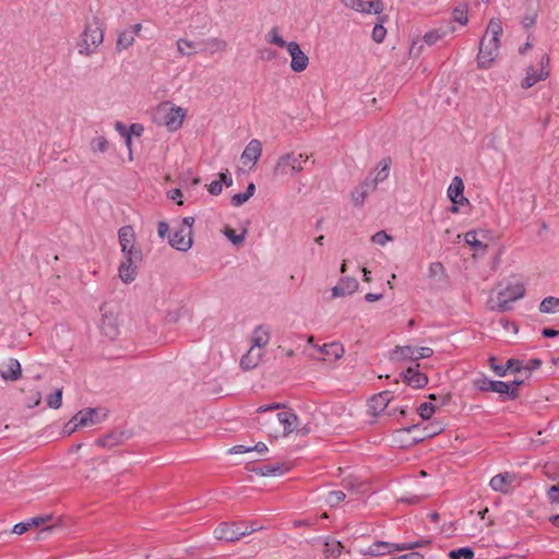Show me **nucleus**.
<instances>
[{"label":"nucleus","mask_w":559,"mask_h":559,"mask_svg":"<svg viewBox=\"0 0 559 559\" xmlns=\"http://www.w3.org/2000/svg\"><path fill=\"white\" fill-rule=\"evenodd\" d=\"M418 414L424 419H430L432 415L436 413V406L432 403L424 402L418 407Z\"/></svg>","instance_id":"nucleus-42"},{"label":"nucleus","mask_w":559,"mask_h":559,"mask_svg":"<svg viewBox=\"0 0 559 559\" xmlns=\"http://www.w3.org/2000/svg\"><path fill=\"white\" fill-rule=\"evenodd\" d=\"M186 110L171 103H163L157 106L154 112V121L167 128L168 131H177L182 127Z\"/></svg>","instance_id":"nucleus-4"},{"label":"nucleus","mask_w":559,"mask_h":559,"mask_svg":"<svg viewBox=\"0 0 559 559\" xmlns=\"http://www.w3.org/2000/svg\"><path fill=\"white\" fill-rule=\"evenodd\" d=\"M346 498V495L342 490H332L326 496V502L331 506H337Z\"/></svg>","instance_id":"nucleus-44"},{"label":"nucleus","mask_w":559,"mask_h":559,"mask_svg":"<svg viewBox=\"0 0 559 559\" xmlns=\"http://www.w3.org/2000/svg\"><path fill=\"white\" fill-rule=\"evenodd\" d=\"M90 145L93 152L105 153L109 147V142L104 135H99L92 139Z\"/></svg>","instance_id":"nucleus-40"},{"label":"nucleus","mask_w":559,"mask_h":559,"mask_svg":"<svg viewBox=\"0 0 559 559\" xmlns=\"http://www.w3.org/2000/svg\"><path fill=\"white\" fill-rule=\"evenodd\" d=\"M455 31L454 27H448V28H444V27H440V28H435V29H431L429 32H427L424 36H423V40L429 45V46H432L435 44H437L439 40H441L442 38H444L449 33H453Z\"/></svg>","instance_id":"nucleus-30"},{"label":"nucleus","mask_w":559,"mask_h":559,"mask_svg":"<svg viewBox=\"0 0 559 559\" xmlns=\"http://www.w3.org/2000/svg\"><path fill=\"white\" fill-rule=\"evenodd\" d=\"M203 45V51L210 56H213L215 53H223L228 49L227 41L218 37H210L206 40H204Z\"/></svg>","instance_id":"nucleus-29"},{"label":"nucleus","mask_w":559,"mask_h":559,"mask_svg":"<svg viewBox=\"0 0 559 559\" xmlns=\"http://www.w3.org/2000/svg\"><path fill=\"white\" fill-rule=\"evenodd\" d=\"M524 295L525 287L522 283L510 284L498 293L497 302L490 305V309L499 312L508 311L510 302L521 299Z\"/></svg>","instance_id":"nucleus-9"},{"label":"nucleus","mask_w":559,"mask_h":559,"mask_svg":"<svg viewBox=\"0 0 559 559\" xmlns=\"http://www.w3.org/2000/svg\"><path fill=\"white\" fill-rule=\"evenodd\" d=\"M495 361H496V358L491 357L490 358V367H491V369L493 370V372L497 376L504 377L507 371H508V368H506V366L497 365Z\"/></svg>","instance_id":"nucleus-54"},{"label":"nucleus","mask_w":559,"mask_h":559,"mask_svg":"<svg viewBox=\"0 0 559 559\" xmlns=\"http://www.w3.org/2000/svg\"><path fill=\"white\" fill-rule=\"evenodd\" d=\"M549 62L550 58L547 53L540 57L538 66H528L526 68L525 76L521 82L522 88H530L540 81H545L549 78Z\"/></svg>","instance_id":"nucleus-8"},{"label":"nucleus","mask_w":559,"mask_h":559,"mask_svg":"<svg viewBox=\"0 0 559 559\" xmlns=\"http://www.w3.org/2000/svg\"><path fill=\"white\" fill-rule=\"evenodd\" d=\"M169 231V226L166 222H159L158 224V235L164 238Z\"/></svg>","instance_id":"nucleus-63"},{"label":"nucleus","mask_w":559,"mask_h":559,"mask_svg":"<svg viewBox=\"0 0 559 559\" xmlns=\"http://www.w3.org/2000/svg\"><path fill=\"white\" fill-rule=\"evenodd\" d=\"M392 400V392L390 391H383L378 394H374L369 401H368V408L369 412L377 416L380 413H382L389 405L390 401Z\"/></svg>","instance_id":"nucleus-26"},{"label":"nucleus","mask_w":559,"mask_h":559,"mask_svg":"<svg viewBox=\"0 0 559 559\" xmlns=\"http://www.w3.org/2000/svg\"><path fill=\"white\" fill-rule=\"evenodd\" d=\"M345 295H346V293H345L343 286H341L340 283L332 288V296L334 298L342 297V296H345Z\"/></svg>","instance_id":"nucleus-64"},{"label":"nucleus","mask_w":559,"mask_h":559,"mask_svg":"<svg viewBox=\"0 0 559 559\" xmlns=\"http://www.w3.org/2000/svg\"><path fill=\"white\" fill-rule=\"evenodd\" d=\"M515 480L516 475L514 473L504 472L493 476L489 481V486L495 491L508 493L511 491Z\"/></svg>","instance_id":"nucleus-18"},{"label":"nucleus","mask_w":559,"mask_h":559,"mask_svg":"<svg viewBox=\"0 0 559 559\" xmlns=\"http://www.w3.org/2000/svg\"><path fill=\"white\" fill-rule=\"evenodd\" d=\"M49 407L58 409L62 404V390L58 389L53 394L47 396Z\"/></svg>","instance_id":"nucleus-45"},{"label":"nucleus","mask_w":559,"mask_h":559,"mask_svg":"<svg viewBox=\"0 0 559 559\" xmlns=\"http://www.w3.org/2000/svg\"><path fill=\"white\" fill-rule=\"evenodd\" d=\"M433 355L430 347H413V346H396L393 350L391 358L394 360H412L417 361L421 358H429Z\"/></svg>","instance_id":"nucleus-10"},{"label":"nucleus","mask_w":559,"mask_h":559,"mask_svg":"<svg viewBox=\"0 0 559 559\" xmlns=\"http://www.w3.org/2000/svg\"><path fill=\"white\" fill-rule=\"evenodd\" d=\"M390 167V158H383L379 162L377 168L374 169V177H371V181L374 182L376 188L380 182H383L389 177Z\"/></svg>","instance_id":"nucleus-31"},{"label":"nucleus","mask_w":559,"mask_h":559,"mask_svg":"<svg viewBox=\"0 0 559 559\" xmlns=\"http://www.w3.org/2000/svg\"><path fill=\"white\" fill-rule=\"evenodd\" d=\"M266 41L280 48L288 47V43L283 38L278 26L271 27L266 34Z\"/></svg>","instance_id":"nucleus-34"},{"label":"nucleus","mask_w":559,"mask_h":559,"mask_svg":"<svg viewBox=\"0 0 559 559\" xmlns=\"http://www.w3.org/2000/svg\"><path fill=\"white\" fill-rule=\"evenodd\" d=\"M464 241L471 246L474 250L485 252L487 250V245L483 241L478 240L477 231L469 230L464 235Z\"/></svg>","instance_id":"nucleus-35"},{"label":"nucleus","mask_w":559,"mask_h":559,"mask_svg":"<svg viewBox=\"0 0 559 559\" xmlns=\"http://www.w3.org/2000/svg\"><path fill=\"white\" fill-rule=\"evenodd\" d=\"M51 520V516L50 515H46V516H35V518H32L27 521H25V526H27V531L33 528V527H38L43 524H46L48 523L49 521Z\"/></svg>","instance_id":"nucleus-48"},{"label":"nucleus","mask_w":559,"mask_h":559,"mask_svg":"<svg viewBox=\"0 0 559 559\" xmlns=\"http://www.w3.org/2000/svg\"><path fill=\"white\" fill-rule=\"evenodd\" d=\"M115 129L122 135L126 138V143L128 146L131 145V135L129 133V131L127 130L126 126L120 122V121H117L116 124H115Z\"/></svg>","instance_id":"nucleus-52"},{"label":"nucleus","mask_w":559,"mask_h":559,"mask_svg":"<svg viewBox=\"0 0 559 559\" xmlns=\"http://www.w3.org/2000/svg\"><path fill=\"white\" fill-rule=\"evenodd\" d=\"M392 240V236L384 230L378 231L371 237V241L378 246H385L388 242Z\"/></svg>","instance_id":"nucleus-46"},{"label":"nucleus","mask_w":559,"mask_h":559,"mask_svg":"<svg viewBox=\"0 0 559 559\" xmlns=\"http://www.w3.org/2000/svg\"><path fill=\"white\" fill-rule=\"evenodd\" d=\"M177 51L182 57H191L197 53L198 44L187 38H179L176 43Z\"/></svg>","instance_id":"nucleus-33"},{"label":"nucleus","mask_w":559,"mask_h":559,"mask_svg":"<svg viewBox=\"0 0 559 559\" xmlns=\"http://www.w3.org/2000/svg\"><path fill=\"white\" fill-rule=\"evenodd\" d=\"M502 24L497 19H491L487 29L479 43L477 55V66L481 69H488L497 58L500 48V36L502 35Z\"/></svg>","instance_id":"nucleus-2"},{"label":"nucleus","mask_w":559,"mask_h":559,"mask_svg":"<svg viewBox=\"0 0 559 559\" xmlns=\"http://www.w3.org/2000/svg\"><path fill=\"white\" fill-rule=\"evenodd\" d=\"M464 182L460 177H454L451 185L448 188V197L453 203L451 211L456 213L459 211L457 205H464L468 203V200L464 197Z\"/></svg>","instance_id":"nucleus-17"},{"label":"nucleus","mask_w":559,"mask_h":559,"mask_svg":"<svg viewBox=\"0 0 559 559\" xmlns=\"http://www.w3.org/2000/svg\"><path fill=\"white\" fill-rule=\"evenodd\" d=\"M135 41V37L133 36V32H129L128 28L121 31L118 34L117 40H116V50L117 51H123L130 48Z\"/></svg>","instance_id":"nucleus-32"},{"label":"nucleus","mask_w":559,"mask_h":559,"mask_svg":"<svg viewBox=\"0 0 559 559\" xmlns=\"http://www.w3.org/2000/svg\"><path fill=\"white\" fill-rule=\"evenodd\" d=\"M396 550L399 551V544L378 540L372 543L367 548L361 549L360 554L370 557H381Z\"/></svg>","instance_id":"nucleus-21"},{"label":"nucleus","mask_w":559,"mask_h":559,"mask_svg":"<svg viewBox=\"0 0 559 559\" xmlns=\"http://www.w3.org/2000/svg\"><path fill=\"white\" fill-rule=\"evenodd\" d=\"M449 557L451 559H472L474 557V551L469 547H463L451 550Z\"/></svg>","instance_id":"nucleus-41"},{"label":"nucleus","mask_w":559,"mask_h":559,"mask_svg":"<svg viewBox=\"0 0 559 559\" xmlns=\"http://www.w3.org/2000/svg\"><path fill=\"white\" fill-rule=\"evenodd\" d=\"M143 132H144V127L142 124H140V123H132L130 126V131H129L130 135L134 134L136 136H141Z\"/></svg>","instance_id":"nucleus-60"},{"label":"nucleus","mask_w":559,"mask_h":559,"mask_svg":"<svg viewBox=\"0 0 559 559\" xmlns=\"http://www.w3.org/2000/svg\"><path fill=\"white\" fill-rule=\"evenodd\" d=\"M429 543L430 542L427 540V539H419V540L414 542V543L399 544V551L413 550L415 548H420V547L427 546Z\"/></svg>","instance_id":"nucleus-50"},{"label":"nucleus","mask_w":559,"mask_h":559,"mask_svg":"<svg viewBox=\"0 0 559 559\" xmlns=\"http://www.w3.org/2000/svg\"><path fill=\"white\" fill-rule=\"evenodd\" d=\"M224 234L234 245L242 243L246 237V230L241 234H236V231L233 228L228 227L225 228Z\"/></svg>","instance_id":"nucleus-47"},{"label":"nucleus","mask_w":559,"mask_h":559,"mask_svg":"<svg viewBox=\"0 0 559 559\" xmlns=\"http://www.w3.org/2000/svg\"><path fill=\"white\" fill-rule=\"evenodd\" d=\"M539 311L543 313H557L559 312V298L546 297L539 305Z\"/></svg>","instance_id":"nucleus-36"},{"label":"nucleus","mask_w":559,"mask_h":559,"mask_svg":"<svg viewBox=\"0 0 559 559\" xmlns=\"http://www.w3.org/2000/svg\"><path fill=\"white\" fill-rule=\"evenodd\" d=\"M418 364L408 367L404 373V381L414 389H421L428 383V378L418 371Z\"/></svg>","instance_id":"nucleus-27"},{"label":"nucleus","mask_w":559,"mask_h":559,"mask_svg":"<svg viewBox=\"0 0 559 559\" xmlns=\"http://www.w3.org/2000/svg\"><path fill=\"white\" fill-rule=\"evenodd\" d=\"M142 260V252L123 254V261L119 266V277L123 283H131L136 275V264Z\"/></svg>","instance_id":"nucleus-12"},{"label":"nucleus","mask_w":559,"mask_h":559,"mask_svg":"<svg viewBox=\"0 0 559 559\" xmlns=\"http://www.w3.org/2000/svg\"><path fill=\"white\" fill-rule=\"evenodd\" d=\"M343 546L340 542H326L324 545V554L326 557L337 558L342 554Z\"/></svg>","instance_id":"nucleus-38"},{"label":"nucleus","mask_w":559,"mask_h":559,"mask_svg":"<svg viewBox=\"0 0 559 559\" xmlns=\"http://www.w3.org/2000/svg\"><path fill=\"white\" fill-rule=\"evenodd\" d=\"M168 198L173 201H176L178 205H182L183 202L181 200L182 193L180 189H174L168 192Z\"/></svg>","instance_id":"nucleus-58"},{"label":"nucleus","mask_w":559,"mask_h":559,"mask_svg":"<svg viewBox=\"0 0 559 559\" xmlns=\"http://www.w3.org/2000/svg\"><path fill=\"white\" fill-rule=\"evenodd\" d=\"M271 340V329L267 325L261 324L253 329L250 335V343L252 347L265 350V347Z\"/></svg>","instance_id":"nucleus-24"},{"label":"nucleus","mask_w":559,"mask_h":559,"mask_svg":"<svg viewBox=\"0 0 559 559\" xmlns=\"http://www.w3.org/2000/svg\"><path fill=\"white\" fill-rule=\"evenodd\" d=\"M280 408L281 405L278 403H273L270 405L260 406L257 409V412L260 414L270 412L266 417L259 421L264 431L270 437H287L293 432H297L302 436L309 433L310 429L307 426L300 427L299 418L292 409H284L278 413H274V411Z\"/></svg>","instance_id":"nucleus-1"},{"label":"nucleus","mask_w":559,"mask_h":559,"mask_svg":"<svg viewBox=\"0 0 559 559\" xmlns=\"http://www.w3.org/2000/svg\"><path fill=\"white\" fill-rule=\"evenodd\" d=\"M478 388L481 391H491L500 394H509L511 385L503 381L483 379L478 381Z\"/></svg>","instance_id":"nucleus-28"},{"label":"nucleus","mask_w":559,"mask_h":559,"mask_svg":"<svg viewBox=\"0 0 559 559\" xmlns=\"http://www.w3.org/2000/svg\"><path fill=\"white\" fill-rule=\"evenodd\" d=\"M207 190L211 194L218 195L222 193L223 185L221 181L214 180L207 186Z\"/></svg>","instance_id":"nucleus-56"},{"label":"nucleus","mask_w":559,"mask_h":559,"mask_svg":"<svg viewBox=\"0 0 559 559\" xmlns=\"http://www.w3.org/2000/svg\"><path fill=\"white\" fill-rule=\"evenodd\" d=\"M118 238L123 254L141 252L134 247L135 234L131 226H122L118 231Z\"/></svg>","instance_id":"nucleus-19"},{"label":"nucleus","mask_w":559,"mask_h":559,"mask_svg":"<svg viewBox=\"0 0 559 559\" xmlns=\"http://www.w3.org/2000/svg\"><path fill=\"white\" fill-rule=\"evenodd\" d=\"M51 520V516L50 515H46V516H35V518H32L27 521H25V526H27V531L33 528V527H38L43 524H46L48 523L49 521Z\"/></svg>","instance_id":"nucleus-49"},{"label":"nucleus","mask_w":559,"mask_h":559,"mask_svg":"<svg viewBox=\"0 0 559 559\" xmlns=\"http://www.w3.org/2000/svg\"><path fill=\"white\" fill-rule=\"evenodd\" d=\"M308 347L311 352H307V356L311 359L322 360L328 364H333L344 356L345 349L338 342L325 343L318 345L314 343L313 336L308 338Z\"/></svg>","instance_id":"nucleus-5"},{"label":"nucleus","mask_w":559,"mask_h":559,"mask_svg":"<svg viewBox=\"0 0 559 559\" xmlns=\"http://www.w3.org/2000/svg\"><path fill=\"white\" fill-rule=\"evenodd\" d=\"M341 2L350 10L361 14L379 15L384 10L382 0H341Z\"/></svg>","instance_id":"nucleus-11"},{"label":"nucleus","mask_w":559,"mask_h":559,"mask_svg":"<svg viewBox=\"0 0 559 559\" xmlns=\"http://www.w3.org/2000/svg\"><path fill=\"white\" fill-rule=\"evenodd\" d=\"M265 350L250 346L248 352L240 358V367L243 370H252L260 365Z\"/></svg>","instance_id":"nucleus-25"},{"label":"nucleus","mask_w":559,"mask_h":559,"mask_svg":"<svg viewBox=\"0 0 559 559\" xmlns=\"http://www.w3.org/2000/svg\"><path fill=\"white\" fill-rule=\"evenodd\" d=\"M252 449L250 447H245V445H235L233 447L229 452L230 453H234V454H242V453H248V452H251Z\"/></svg>","instance_id":"nucleus-61"},{"label":"nucleus","mask_w":559,"mask_h":559,"mask_svg":"<svg viewBox=\"0 0 559 559\" xmlns=\"http://www.w3.org/2000/svg\"><path fill=\"white\" fill-rule=\"evenodd\" d=\"M386 35V29L382 24H376L372 29V38L377 43H382Z\"/></svg>","instance_id":"nucleus-51"},{"label":"nucleus","mask_w":559,"mask_h":559,"mask_svg":"<svg viewBox=\"0 0 559 559\" xmlns=\"http://www.w3.org/2000/svg\"><path fill=\"white\" fill-rule=\"evenodd\" d=\"M468 7L467 4H460L455 7L452 11V20L460 23L461 25H466L468 23Z\"/></svg>","instance_id":"nucleus-37"},{"label":"nucleus","mask_w":559,"mask_h":559,"mask_svg":"<svg viewBox=\"0 0 559 559\" xmlns=\"http://www.w3.org/2000/svg\"><path fill=\"white\" fill-rule=\"evenodd\" d=\"M548 498L551 502H559V484L549 488Z\"/></svg>","instance_id":"nucleus-57"},{"label":"nucleus","mask_w":559,"mask_h":559,"mask_svg":"<svg viewBox=\"0 0 559 559\" xmlns=\"http://www.w3.org/2000/svg\"><path fill=\"white\" fill-rule=\"evenodd\" d=\"M261 527L257 523H221L214 531V535L219 540L237 542L241 537L247 536Z\"/></svg>","instance_id":"nucleus-7"},{"label":"nucleus","mask_w":559,"mask_h":559,"mask_svg":"<svg viewBox=\"0 0 559 559\" xmlns=\"http://www.w3.org/2000/svg\"><path fill=\"white\" fill-rule=\"evenodd\" d=\"M262 154V143L258 139L251 140L245 147L241 154V160L243 165H250L253 167Z\"/></svg>","instance_id":"nucleus-23"},{"label":"nucleus","mask_w":559,"mask_h":559,"mask_svg":"<svg viewBox=\"0 0 559 559\" xmlns=\"http://www.w3.org/2000/svg\"><path fill=\"white\" fill-rule=\"evenodd\" d=\"M276 473H282V466L278 464H269L262 468L263 475H275Z\"/></svg>","instance_id":"nucleus-55"},{"label":"nucleus","mask_w":559,"mask_h":559,"mask_svg":"<svg viewBox=\"0 0 559 559\" xmlns=\"http://www.w3.org/2000/svg\"><path fill=\"white\" fill-rule=\"evenodd\" d=\"M286 49L292 58L290 69L298 73L305 71L309 66V58L301 50L300 45L297 41H289Z\"/></svg>","instance_id":"nucleus-14"},{"label":"nucleus","mask_w":559,"mask_h":559,"mask_svg":"<svg viewBox=\"0 0 559 559\" xmlns=\"http://www.w3.org/2000/svg\"><path fill=\"white\" fill-rule=\"evenodd\" d=\"M391 559H424L423 555L416 551L392 557Z\"/></svg>","instance_id":"nucleus-59"},{"label":"nucleus","mask_w":559,"mask_h":559,"mask_svg":"<svg viewBox=\"0 0 559 559\" xmlns=\"http://www.w3.org/2000/svg\"><path fill=\"white\" fill-rule=\"evenodd\" d=\"M308 159L309 155L306 153H285L277 158L273 174L276 177L295 176L304 169L302 165Z\"/></svg>","instance_id":"nucleus-6"},{"label":"nucleus","mask_w":559,"mask_h":559,"mask_svg":"<svg viewBox=\"0 0 559 559\" xmlns=\"http://www.w3.org/2000/svg\"><path fill=\"white\" fill-rule=\"evenodd\" d=\"M169 243L177 250L187 251L192 247V234L188 228L183 230L182 227H179L170 235Z\"/></svg>","instance_id":"nucleus-22"},{"label":"nucleus","mask_w":559,"mask_h":559,"mask_svg":"<svg viewBox=\"0 0 559 559\" xmlns=\"http://www.w3.org/2000/svg\"><path fill=\"white\" fill-rule=\"evenodd\" d=\"M371 176L372 174L353 189L350 200L354 206L361 207L369 193L377 189L374 182L371 181Z\"/></svg>","instance_id":"nucleus-16"},{"label":"nucleus","mask_w":559,"mask_h":559,"mask_svg":"<svg viewBox=\"0 0 559 559\" xmlns=\"http://www.w3.org/2000/svg\"><path fill=\"white\" fill-rule=\"evenodd\" d=\"M250 198L246 192L237 193L231 197V204L234 206H240L246 203Z\"/></svg>","instance_id":"nucleus-53"},{"label":"nucleus","mask_w":559,"mask_h":559,"mask_svg":"<svg viewBox=\"0 0 559 559\" xmlns=\"http://www.w3.org/2000/svg\"><path fill=\"white\" fill-rule=\"evenodd\" d=\"M100 421H102V418H100L97 409L86 408V409H82V411L78 412L72 417V419L70 420L68 426L73 424V428L71 429V431H74L76 428L90 427V426L96 425Z\"/></svg>","instance_id":"nucleus-15"},{"label":"nucleus","mask_w":559,"mask_h":559,"mask_svg":"<svg viewBox=\"0 0 559 559\" xmlns=\"http://www.w3.org/2000/svg\"><path fill=\"white\" fill-rule=\"evenodd\" d=\"M0 377L4 381H16L22 377L21 364L15 358H9L0 364Z\"/></svg>","instance_id":"nucleus-20"},{"label":"nucleus","mask_w":559,"mask_h":559,"mask_svg":"<svg viewBox=\"0 0 559 559\" xmlns=\"http://www.w3.org/2000/svg\"><path fill=\"white\" fill-rule=\"evenodd\" d=\"M194 224V217L192 216H187L182 219V224L180 227L183 228V230H186V228L189 229V231L192 234V226Z\"/></svg>","instance_id":"nucleus-62"},{"label":"nucleus","mask_w":559,"mask_h":559,"mask_svg":"<svg viewBox=\"0 0 559 559\" xmlns=\"http://www.w3.org/2000/svg\"><path fill=\"white\" fill-rule=\"evenodd\" d=\"M340 284L343 286L346 295L355 293L358 288V282L353 277H344L340 281Z\"/></svg>","instance_id":"nucleus-43"},{"label":"nucleus","mask_w":559,"mask_h":559,"mask_svg":"<svg viewBox=\"0 0 559 559\" xmlns=\"http://www.w3.org/2000/svg\"><path fill=\"white\" fill-rule=\"evenodd\" d=\"M506 368H508V371L510 370L518 373L524 372L526 377L530 374L528 365H524L523 361L518 359H509L506 364Z\"/></svg>","instance_id":"nucleus-39"},{"label":"nucleus","mask_w":559,"mask_h":559,"mask_svg":"<svg viewBox=\"0 0 559 559\" xmlns=\"http://www.w3.org/2000/svg\"><path fill=\"white\" fill-rule=\"evenodd\" d=\"M104 41V29L97 17L86 22L79 36L76 47L80 56L91 57Z\"/></svg>","instance_id":"nucleus-3"},{"label":"nucleus","mask_w":559,"mask_h":559,"mask_svg":"<svg viewBox=\"0 0 559 559\" xmlns=\"http://www.w3.org/2000/svg\"><path fill=\"white\" fill-rule=\"evenodd\" d=\"M102 318L99 322V328L102 332L109 337L110 340H114L119 334V328L117 323V316L114 311L107 309L106 305H103L100 307Z\"/></svg>","instance_id":"nucleus-13"}]
</instances>
